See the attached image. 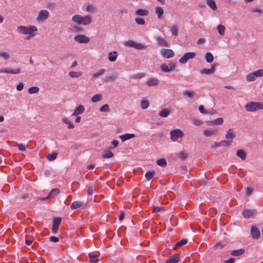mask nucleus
I'll return each instance as SVG.
<instances>
[{
    "label": "nucleus",
    "instance_id": "obj_1",
    "mask_svg": "<svg viewBox=\"0 0 263 263\" xmlns=\"http://www.w3.org/2000/svg\"><path fill=\"white\" fill-rule=\"evenodd\" d=\"M38 31L37 28L33 25L19 26L16 28V31L22 35H26V39L30 40L35 36Z\"/></svg>",
    "mask_w": 263,
    "mask_h": 263
},
{
    "label": "nucleus",
    "instance_id": "obj_2",
    "mask_svg": "<svg viewBox=\"0 0 263 263\" xmlns=\"http://www.w3.org/2000/svg\"><path fill=\"white\" fill-rule=\"evenodd\" d=\"M245 109L247 111L250 112L263 109V103L259 102H250L246 104Z\"/></svg>",
    "mask_w": 263,
    "mask_h": 263
},
{
    "label": "nucleus",
    "instance_id": "obj_3",
    "mask_svg": "<svg viewBox=\"0 0 263 263\" xmlns=\"http://www.w3.org/2000/svg\"><path fill=\"white\" fill-rule=\"evenodd\" d=\"M263 76V69L257 70L253 72L249 73L246 77V80L248 82L255 81L257 77Z\"/></svg>",
    "mask_w": 263,
    "mask_h": 263
},
{
    "label": "nucleus",
    "instance_id": "obj_4",
    "mask_svg": "<svg viewBox=\"0 0 263 263\" xmlns=\"http://www.w3.org/2000/svg\"><path fill=\"white\" fill-rule=\"evenodd\" d=\"M171 139L173 141H177L179 138H181L184 136V133L178 129L172 130L170 132Z\"/></svg>",
    "mask_w": 263,
    "mask_h": 263
},
{
    "label": "nucleus",
    "instance_id": "obj_5",
    "mask_svg": "<svg viewBox=\"0 0 263 263\" xmlns=\"http://www.w3.org/2000/svg\"><path fill=\"white\" fill-rule=\"evenodd\" d=\"M72 20L78 25H87L92 21L91 17H72Z\"/></svg>",
    "mask_w": 263,
    "mask_h": 263
},
{
    "label": "nucleus",
    "instance_id": "obj_6",
    "mask_svg": "<svg viewBox=\"0 0 263 263\" xmlns=\"http://www.w3.org/2000/svg\"><path fill=\"white\" fill-rule=\"evenodd\" d=\"M195 56L196 53L194 52H187L185 53L183 56L179 59V61L180 63L183 64L186 63L189 60L194 58Z\"/></svg>",
    "mask_w": 263,
    "mask_h": 263
},
{
    "label": "nucleus",
    "instance_id": "obj_7",
    "mask_svg": "<svg viewBox=\"0 0 263 263\" xmlns=\"http://www.w3.org/2000/svg\"><path fill=\"white\" fill-rule=\"evenodd\" d=\"M21 72V68L20 67H18L15 69H6V68H1L0 69V73H5L7 74H17Z\"/></svg>",
    "mask_w": 263,
    "mask_h": 263
},
{
    "label": "nucleus",
    "instance_id": "obj_8",
    "mask_svg": "<svg viewBox=\"0 0 263 263\" xmlns=\"http://www.w3.org/2000/svg\"><path fill=\"white\" fill-rule=\"evenodd\" d=\"M161 54L165 58H171L174 56V52L171 49L163 48L160 51Z\"/></svg>",
    "mask_w": 263,
    "mask_h": 263
},
{
    "label": "nucleus",
    "instance_id": "obj_9",
    "mask_svg": "<svg viewBox=\"0 0 263 263\" xmlns=\"http://www.w3.org/2000/svg\"><path fill=\"white\" fill-rule=\"evenodd\" d=\"M74 40L80 43H87L89 42L90 39L83 34H79L74 37Z\"/></svg>",
    "mask_w": 263,
    "mask_h": 263
},
{
    "label": "nucleus",
    "instance_id": "obj_10",
    "mask_svg": "<svg viewBox=\"0 0 263 263\" xmlns=\"http://www.w3.org/2000/svg\"><path fill=\"white\" fill-rule=\"evenodd\" d=\"M62 219L60 217H57L53 219L52 224V232L54 234L57 233L59 225L61 222Z\"/></svg>",
    "mask_w": 263,
    "mask_h": 263
},
{
    "label": "nucleus",
    "instance_id": "obj_11",
    "mask_svg": "<svg viewBox=\"0 0 263 263\" xmlns=\"http://www.w3.org/2000/svg\"><path fill=\"white\" fill-rule=\"evenodd\" d=\"M60 193V190L58 189H53L49 193V195L43 198L42 200H46L51 198H54Z\"/></svg>",
    "mask_w": 263,
    "mask_h": 263
},
{
    "label": "nucleus",
    "instance_id": "obj_12",
    "mask_svg": "<svg viewBox=\"0 0 263 263\" xmlns=\"http://www.w3.org/2000/svg\"><path fill=\"white\" fill-rule=\"evenodd\" d=\"M180 259V254H176L171 256L166 260L165 263H178Z\"/></svg>",
    "mask_w": 263,
    "mask_h": 263
},
{
    "label": "nucleus",
    "instance_id": "obj_13",
    "mask_svg": "<svg viewBox=\"0 0 263 263\" xmlns=\"http://www.w3.org/2000/svg\"><path fill=\"white\" fill-rule=\"evenodd\" d=\"M85 111V107L82 105H79L78 107H77L72 114V116H77L79 115H81L83 114Z\"/></svg>",
    "mask_w": 263,
    "mask_h": 263
},
{
    "label": "nucleus",
    "instance_id": "obj_14",
    "mask_svg": "<svg viewBox=\"0 0 263 263\" xmlns=\"http://www.w3.org/2000/svg\"><path fill=\"white\" fill-rule=\"evenodd\" d=\"M203 134L205 137H211L218 134V130L216 129H209L203 130Z\"/></svg>",
    "mask_w": 263,
    "mask_h": 263
},
{
    "label": "nucleus",
    "instance_id": "obj_15",
    "mask_svg": "<svg viewBox=\"0 0 263 263\" xmlns=\"http://www.w3.org/2000/svg\"><path fill=\"white\" fill-rule=\"evenodd\" d=\"M156 40L158 43L161 46L168 47L169 44L166 41L164 38L161 36H156Z\"/></svg>",
    "mask_w": 263,
    "mask_h": 263
},
{
    "label": "nucleus",
    "instance_id": "obj_16",
    "mask_svg": "<svg viewBox=\"0 0 263 263\" xmlns=\"http://www.w3.org/2000/svg\"><path fill=\"white\" fill-rule=\"evenodd\" d=\"M251 234L254 239H258L260 237V232L256 227H252L251 228Z\"/></svg>",
    "mask_w": 263,
    "mask_h": 263
},
{
    "label": "nucleus",
    "instance_id": "obj_17",
    "mask_svg": "<svg viewBox=\"0 0 263 263\" xmlns=\"http://www.w3.org/2000/svg\"><path fill=\"white\" fill-rule=\"evenodd\" d=\"M255 211L253 210H245L242 213L243 216L246 218H249L255 214Z\"/></svg>",
    "mask_w": 263,
    "mask_h": 263
},
{
    "label": "nucleus",
    "instance_id": "obj_18",
    "mask_svg": "<svg viewBox=\"0 0 263 263\" xmlns=\"http://www.w3.org/2000/svg\"><path fill=\"white\" fill-rule=\"evenodd\" d=\"M0 58L3 59L5 61H8L11 58V54L7 51H0Z\"/></svg>",
    "mask_w": 263,
    "mask_h": 263
},
{
    "label": "nucleus",
    "instance_id": "obj_19",
    "mask_svg": "<svg viewBox=\"0 0 263 263\" xmlns=\"http://www.w3.org/2000/svg\"><path fill=\"white\" fill-rule=\"evenodd\" d=\"M215 70V65H213L210 69H203L200 70V73L201 74H210L213 73Z\"/></svg>",
    "mask_w": 263,
    "mask_h": 263
},
{
    "label": "nucleus",
    "instance_id": "obj_20",
    "mask_svg": "<svg viewBox=\"0 0 263 263\" xmlns=\"http://www.w3.org/2000/svg\"><path fill=\"white\" fill-rule=\"evenodd\" d=\"M159 81L156 78H150L146 82V84L148 86H155L158 84Z\"/></svg>",
    "mask_w": 263,
    "mask_h": 263
},
{
    "label": "nucleus",
    "instance_id": "obj_21",
    "mask_svg": "<svg viewBox=\"0 0 263 263\" xmlns=\"http://www.w3.org/2000/svg\"><path fill=\"white\" fill-rule=\"evenodd\" d=\"M135 14L137 15L144 16L149 14V11L147 10L139 9L135 12Z\"/></svg>",
    "mask_w": 263,
    "mask_h": 263
},
{
    "label": "nucleus",
    "instance_id": "obj_22",
    "mask_svg": "<svg viewBox=\"0 0 263 263\" xmlns=\"http://www.w3.org/2000/svg\"><path fill=\"white\" fill-rule=\"evenodd\" d=\"M135 137V135L134 134H125L124 135H120L119 138L122 140L123 142H124L127 140L134 138Z\"/></svg>",
    "mask_w": 263,
    "mask_h": 263
},
{
    "label": "nucleus",
    "instance_id": "obj_23",
    "mask_svg": "<svg viewBox=\"0 0 263 263\" xmlns=\"http://www.w3.org/2000/svg\"><path fill=\"white\" fill-rule=\"evenodd\" d=\"M83 205V202L82 201H74L70 205V208L72 210L79 209Z\"/></svg>",
    "mask_w": 263,
    "mask_h": 263
},
{
    "label": "nucleus",
    "instance_id": "obj_24",
    "mask_svg": "<svg viewBox=\"0 0 263 263\" xmlns=\"http://www.w3.org/2000/svg\"><path fill=\"white\" fill-rule=\"evenodd\" d=\"M236 137V135L235 132L233 131V129L232 128L229 129L227 131V135H226V138L228 139H232Z\"/></svg>",
    "mask_w": 263,
    "mask_h": 263
},
{
    "label": "nucleus",
    "instance_id": "obj_25",
    "mask_svg": "<svg viewBox=\"0 0 263 263\" xmlns=\"http://www.w3.org/2000/svg\"><path fill=\"white\" fill-rule=\"evenodd\" d=\"M117 58V52L116 51L110 52L108 54V60L112 62H115Z\"/></svg>",
    "mask_w": 263,
    "mask_h": 263
},
{
    "label": "nucleus",
    "instance_id": "obj_26",
    "mask_svg": "<svg viewBox=\"0 0 263 263\" xmlns=\"http://www.w3.org/2000/svg\"><path fill=\"white\" fill-rule=\"evenodd\" d=\"M96 190L95 185L87 186L85 189L86 192L88 196H91L93 194L94 191Z\"/></svg>",
    "mask_w": 263,
    "mask_h": 263
},
{
    "label": "nucleus",
    "instance_id": "obj_27",
    "mask_svg": "<svg viewBox=\"0 0 263 263\" xmlns=\"http://www.w3.org/2000/svg\"><path fill=\"white\" fill-rule=\"evenodd\" d=\"M89 258L90 262L92 263H96L99 260V256L96 254H89Z\"/></svg>",
    "mask_w": 263,
    "mask_h": 263
},
{
    "label": "nucleus",
    "instance_id": "obj_28",
    "mask_svg": "<svg viewBox=\"0 0 263 263\" xmlns=\"http://www.w3.org/2000/svg\"><path fill=\"white\" fill-rule=\"evenodd\" d=\"M113 155V153L110 150H105L102 153V157L104 158H110Z\"/></svg>",
    "mask_w": 263,
    "mask_h": 263
},
{
    "label": "nucleus",
    "instance_id": "obj_29",
    "mask_svg": "<svg viewBox=\"0 0 263 263\" xmlns=\"http://www.w3.org/2000/svg\"><path fill=\"white\" fill-rule=\"evenodd\" d=\"M206 3L213 10L217 9L216 2L214 0H207Z\"/></svg>",
    "mask_w": 263,
    "mask_h": 263
},
{
    "label": "nucleus",
    "instance_id": "obj_30",
    "mask_svg": "<svg viewBox=\"0 0 263 263\" xmlns=\"http://www.w3.org/2000/svg\"><path fill=\"white\" fill-rule=\"evenodd\" d=\"M187 242V240L186 239H182L176 243V244L173 247V249H177V248L180 247L182 245L186 244Z\"/></svg>",
    "mask_w": 263,
    "mask_h": 263
},
{
    "label": "nucleus",
    "instance_id": "obj_31",
    "mask_svg": "<svg viewBox=\"0 0 263 263\" xmlns=\"http://www.w3.org/2000/svg\"><path fill=\"white\" fill-rule=\"evenodd\" d=\"M245 252L243 249L234 250L232 252L231 254L234 256H237L242 255Z\"/></svg>",
    "mask_w": 263,
    "mask_h": 263
},
{
    "label": "nucleus",
    "instance_id": "obj_32",
    "mask_svg": "<svg viewBox=\"0 0 263 263\" xmlns=\"http://www.w3.org/2000/svg\"><path fill=\"white\" fill-rule=\"evenodd\" d=\"M102 99V96L101 94H96L92 96L91 101L93 103L98 102L101 101Z\"/></svg>",
    "mask_w": 263,
    "mask_h": 263
},
{
    "label": "nucleus",
    "instance_id": "obj_33",
    "mask_svg": "<svg viewBox=\"0 0 263 263\" xmlns=\"http://www.w3.org/2000/svg\"><path fill=\"white\" fill-rule=\"evenodd\" d=\"M236 155L242 160H245L246 158V154L243 150H238L236 153Z\"/></svg>",
    "mask_w": 263,
    "mask_h": 263
},
{
    "label": "nucleus",
    "instance_id": "obj_34",
    "mask_svg": "<svg viewBox=\"0 0 263 263\" xmlns=\"http://www.w3.org/2000/svg\"><path fill=\"white\" fill-rule=\"evenodd\" d=\"M83 73L81 71H70L69 73V75L71 78H79L82 75Z\"/></svg>",
    "mask_w": 263,
    "mask_h": 263
},
{
    "label": "nucleus",
    "instance_id": "obj_35",
    "mask_svg": "<svg viewBox=\"0 0 263 263\" xmlns=\"http://www.w3.org/2000/svg\"><path fill=\"white\" fill-rule=\"evenodd\" d=\"M105 72V70L104 69H100L97 73H94L92 76V79H96L97 78L100 77V76L104 74Z\"/></svg>",
    "mask_w": 263,
    "mask_h": 263
},
{
    "label": "nucleus",
    "instance_id": "obj_36",
    "mask_svg": "<svg viewBox=\"0 0 263 263\" xmlns=\"http://www.w3.org/2000/svg\"><path fill=\"white\" fill-rule=\"evenodd\" d=\"M170 110L167 109L165 108L162 109L160 112H159V116L162 117H167L168 115L170 114Z\"/></svg>",
    "mask_w": 263,
    "mask_h": 263
},
{
    "label": "nucleus",
    "instance_id": "obj_37",
    "mask_svg": "<svg viewBox=\"0 0 263 263\" xmlns=\"http://www.w3.org/2000/svg\"><path fill=\"white\" fill-rule=\"evenodd\" d=\"M183 93L184 96H186L190 98H192L196 94L194 91H190L187 90H184Z\"/></svg>",
    "mask_w": 263,
    "mask_h": 263
},
{
    "label": "nucleus",
    "instance_id": "obj_38",
    "mask_svg": "<svg viewBox=\"0 0 263 263\" xmlns=\"http://www.w3.org/2000/svg\"><path fill=\"white\" fill-rule=\"evenodd\" d=\"M206 61L208 63H211L214 60V57L212 54L210 52H208L205 54Z\"/></svg>",
    "mask_w": 263,
    "mask_h": 263
},
{
    "label": "nucleus",
    "instance_id": "obj_39",
    "mask_svg": "<svg viewBox=\"0 0 263 263\" xmlns=\"http://www.w3.org/2000/svg\"><path fill=\"white\" fill-rule=\"evenodd\" d=\"M117 79V75L114 74L110 76L106 77L104 79V81L105 82H112L115 81Z\"/></svg>",
    "mask_w": 263,
    "mask_h": 263
},
{
    "label": "nucleus",
    "instance_id": "obj_40",
    "mask_svg": "<svg viewBox=\"0 0 263 263\" xmlns=\"http://www.w3.org/2000/svg\"><path fill=\"white\" fill-rule=\"evenodd\" d=\"M232 140H223L219 143L218 146H229L232 144Z\"/></svg>",
    "mask_w": 263,
    "mask_h": 263
},
{
    "label": "nucleus",
    "instance_id": "obj_41",
    "mask_svg": "<svg viewBox=\"0 0 263 263\" xmlns=\"http://www.w3.org/2000/svg\"><path fill=\"white\" fill-rule=\"evenodd\" d=\"M157 164L161 166L165 167L166 165L167 162L165 159H160L157 160Z\"/></svg>",
    "mask_w": 263,
    "mask_h": 263
},
{
    "label": "nucleus",
    "instance_id": "obj_42",
    "mask_svg": "<svg viewBox=\"0 0 263 263\" xmlns=\"http://www.w3.org/2000/svg\"><path fill=\"white\" fill-rule=\"evenodd\" d=\"M39 88L36 86H33L29 88L28 92L30 94L36 93L39 91Z\"/></svg>",
    "mask_w": 263,
    "mask_h": 263
},
{
    "label": "nucleus",
    "instance_id": "obj_43",
    "mask_svg": "<svg viewBox=\"0 0 263 263\" xmlns=\"http://www.w3.org/2000/svg\"><path fill=\"white\" fill-rule=\"evenodd\" d=\"M149 103L147 100H142L141 102V107L143 109H145L148 107Z\"/></svg>",
    "mask_w": 263,
    "mask_h": 263
},
{
    "label": "nucleus",
    "instance_id": "obj_44",
    "mask_svg": "<svg viewBox=\"0 0 263 263\" xmlns=\"http://www.w3.org/2000/svg\"><path fill=\"white\" fill-rule=\"evenodd\" d=\"M217 30L220 35H223L224 34L226 28L224 26L219 25L217 26Z\"/></svg>",
    "mask_w": 263,
    "mask_h": 263
},
{
    "label": "nucleus",
    "instance_id": "obj_45",
    "mask_svg": "<svg viewBox=\"0 0 263 263\" xmlns=\"http://www.w3.org/2000/svg\"><path fill=\"white\" fill-rule=\"evenodd\" d=\"M161 70L164 72H168L170 71H172L170 68L168 67V66H167L166 64H163L160 66Z\"/></svg>",
    "mask_w": 263,
    "mask_h": 263
},
{
    "label": "nucleus",
    "instance_id": "obj_46",
    "mask_svg": "<svg viewBox=\"0 0 263 263\" xmlns=\"http://www.w3.org/2000/svg\"><path fill=\"white\" fill-rule=\"evenodd\" d=\"M211 122L214 125H220L223 123V119L222 118H218L211 121Z\"/></svg>",
    "mask_w": 263,
    "mask_h": 263
},
{
    "label": "nucleus",
    "instance_id": "obj_47",
    "mask_svg": "<svg viewBox=\"0 0 263 263\" xmlns=\"http://www.w3.org/2000/svg\"><path fill=\"white\" fill-rule=\"evenodd\" d=\"M154 175H155V172L149 171V172H146V173L145 175V177L147 179V180H150L153 177Z\"/></svg>",
    "mask_w": 263,
    "mask_h": 263
},
{
    "label": "nucleus",
    "instance_id": "obj_48",
    "mask_svg": "<svg viewBox=\"0 0 263 263\" xmlns=\"http://www.w3.org/2000/svg\"><path fill=\"white\" fill-rule=\"evenodd\" d=\"M57 153H54L52 154H49L47 155V158L49 161H53L55 160L57 157Z\"/></svg>",
    "mask_w": 263,
    "mask_h": 263
},
{
    "label": "nucleus",
    "instance_id": "obj_49",
    "mask_svg": "<svg viewBox=\"0 0 263 263\" xmlns=\"http://www.w3.org/2000/svg\"><path fill=\"white\" fill-rule=\"evenodd\" d=\"M124 45L126 46L135 48L136 45V42L133 40H128L125 42Z\"/></svg>",
    "mask_w": 263,
    "mask_h": 263
},
{
    "label": "nucleus",
    "instance_id": "obj_50",
    "mask_svg": "<svg viewBox=\"0 0 263 263\" xmlns=\"http://www.w3.org/2000/svg\"><path fill=\"white\" fill-rule=\"evenodd\" d=\"M100 111L101 112H108L110 111L109 106L108 104H105L100 108Z\"/></svg>",
    "mask_w": 263,
    "mask_h": 263
},
{
    "label": "nucleus",
    "instance_id": "obj_51",
    "mask_svg": "<svg viewBox=\"0 0 263 263\" xmlns=\"http://www.w3.org/2000/svg\"><path fill=\"white\" fill-rule=\"evenodd\" d=\"M155 12L157 14L158 16H162L163 14V10L161 7H157Z\"/></svg>",
    "mask_w": 263,
    "mask_h": 263
},
{
    "label": "nucleus",
    "instance_id": "obj_52",
    "mask_svg": "<svg viewBox=\"0 0 263 263\" xmlns=\"http://www.w3.org/2000/svg\"><path fill=\"white\" fill-rule=\"evenodd\" d=\"M135 48L137 49H145L146 48V46L141 43H136Z\"/></svg>",
    "mask_w": 263,
    "mask_h": 263
},
{
    "label": "nucleus",
    "instance_id": "obj_53",
    "mask_svg": "<svg viewBox=\"0 0 263 263\" xmlns=\"http://www.w3.org/2000/svg\"><path fill=\"white\" fill-rule=\"evenodd\" d=\"M49 12L46 10H41L39 12L38 16H48Z\"/></svg>",
    "mask_w": 263,
    "mask_h": 263
},
{
    "label": "nucleus",
    "instance_id": "obj_54",
    "mask_svg": "<svg viewBox=\"0 0 263 263\" xmlns=\"http://www.w3.org/2000/svg\"><path fill=\"white\" fill-rule=\"evenodd\" d=\"M251 11L254 13L258 12L260 15L262 14V11L259 7H254L251 9Z\"/></svg>",
    "mask_w": 263,
    "mask_h": 263
},
{
    "label": "nucleus",
    "instance_id": "obj_55",
    "mask_svg": "<svg viewBox=\"0 0 263 263\" xmlns=\"http://www.w3.org/2000/svg\"><path fill=\"white\" fill-rule=\"evenodd\" d=\"M145 76V74L144 73H138L135 75H133L131 76V78L133 79H141Z\"/></svg>",
    "mask_w": 263,
    "mask_h": 263
},
{
    "label": "nucleus",
    "instance_id": "obj_56",
    "mask_svg": "<svg viewBox=\"0 0 263 263\" xmlns=\"http://www.w3.org/2000/svg\"><path fill=\"white\" fill-rule=\"evenodd\" d=\"M167 66H168V67L170 68V69L172 71L175 70V68L176 67V64L175 63L170 62L168 64V65H167Z\"/></svg>",
    "mask_w": 263,
    "mask_h": 263
},
{
    "label": "nucleus",
    "instance_id": "obj_57",
    "mask_svg": "<svg viewBox=\"0 0 263 263\" xmlns=\"http://www.w3.org/2000/svg\"><path fill=\"white\" fill-rule=\"evenodd\" d=\"M171 31L174 35L177 36L178 35V29L176 26L171 28Z\"/></svg>",
    "mask_w": 263,
    "mask_h": 263
},
{
    "label": "nucleus",
    "instance_id": "obj_58",
    "mask_svg": "<svg viewBox=\"0 0 263 263\" xmlns=\"http://www.w3.org/2000/svg\"><path fill=\"white\" fill-rule=\"evenodd\" d=\"M136 22L139 25H143L145 23L144 20L142 17H137Z\"/></svg>",
    "mask_w": 263,
    "mask_h": 263
},
{
    "label": "nucleus",
    "instance_id": "obj_59",
    "mask_svg": "<svg viewBox=\"0 0 263 263\" xmlns=\"http://www.w3.org/2000/svg\"><path fill=\"white\" fill-rule=\"evenodd\" d=\"M179 157L182 160H184L187 158V155L183 152H181L179 153Z\"/></svg>",
    "mask_w": 263,
    "mask_h": 263
},
{
    "label": "nucleus",
    "instance_id": "obj_60",
    "mask_svg": "<svg viewBox=\"0 0 263 263\" xmlns=\"http://www.w3.org/2000/svg\"><path fill=\"white\" fill-rule=\"evenodd\" d=\"M199 110L200 112H201L202 114H209V113L208 111H206L204 109V106L203 105H200L199 106Z\"/></svg>",
    "mask_w": 263,
    "mask_h": 263
},
{
    "label": "nucleus",
    "instance_id": "obj_61",
    "mask_svg": "<svg viewBox=\"0 0 263 263\" xmlns=\"http://www.w3.org/2000/svg\"><path fill=\"white\" fill-rule=\"evenodd\" d=\"M162 210V208L160 206H154L153 209V213H157L159 212Z\"/></svg>",
    "mask_w": 263,
    "mask_h": 263
},
{
    "label": "nucleus",
    "instance_id": "obj_62",
    "mask_svg": "<svg viewBox=\"0 0 263 263\" xmlns=\"http://www.w3.org/2000/svg\"><path fill=\"white\" fill-rule=\"evenodd\" d=\"M17 147L19 150L22 151H26V146L23 144H19L17 145Z\"/></svg>",
    "mask_w": 263,
    "mask_h": 263
},
{
    "label": "nucleus",
    "instance_id": "obj_63",
    "mask_svg": "<svg viewBox=\"0 0 263 263\" xmlns=\"http://www.w3.org/2000/svg\"><path fill=\"white\" fill-rule=\"evenodd\" d=\"M193 123L196 126H199L202 123V122L199 120H194Z\"/></svg>",
    "mask_w": 263,
    "mask_h": 263
},
{
    "label": "nucleus",
    "instance_id": "obj_64",
    "mask_svg": "<svg viewBox=\"0 0 263 263\" xmlns=\"http://www.w3.org/2000/svg\"><path fill=\"white\" fill-rule=\"evenodd\" d=\"M49 239L51 241L54 242H57L59 240V238L55 236H51L50 237Z\"/></svg>",
    "mask_w": 263,
    "mask_h": 263
}]
</instances>
